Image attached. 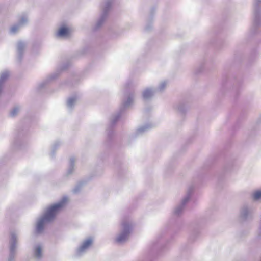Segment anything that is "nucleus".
Listing matches in <instances>:
<instances>
[{
	"mask_svg": "<svg viewBox=\"0 0 261 261\" xmlns=\"http://www.w3.org/2000/svg\"><path fill=\"white\" fill-rule=\"evenodd\" d=\"M258 9L261 10V0H255L254 4V10Z\"/></svg>",
	"mask_w": 261,
	"mask_h": 261,
	"instance_id": "25",
	"label": "nucleus"
},
{
	"mask_svg": "<svg viewBox=\"0 0 261 261\" xmlns=\"http://www.w3.org/2000/svg\"><path fill=\"white\" fill-rule=\"evenodd\" d=\"M68 199L63 197L59 201L46 206L41 215L37 219L35 224V233H41L43 232L45 225L53 221L58 215L66 205Z\"/></svg>",
	"mask_w": 261,
	"mask_h": 261,
	"instance_id": "1",
	"label": "nucleus"
},
{
	"mask_svg": "<svg viewBox=\"0 0 261 261\" xmlns=\"http://www.w3.org/2000/svg\"><path fill=\"white\" fill-rule=\"evenodd\" d=\"M173 109L175 113L185 114L190 112L191 106L188 102L179 101L173 106Z\"/></svg>",
	"mask_w": 261,
	"mask_h": 261,
	"instance_id": "8",
	"label": "nucleus"
},
{
	"mask_svg": "<svg viewBox=\"0 0 261 261\" xmlns=\"http://www.w3.org/2000/svg\"><path fill=\"white\" fill-rule=\"evenodd\" d=\"M151 127V126L150 125H145L138 128L135 132L136 136H139L143 134Z\"/></svg>",
	"mask_w": 261,
	"mask_h": 261,
	"instance_id": "21",
	"label": "nucleus"
},
{
	"mask_svg": "<svg viewBox=\"0 0 261 261\" xmlns=\"http://www.w3.org/2000/svg\"><path fill=\"white\" fill-rule=\"evenodd\" d=\"M254 208L251 205L245 204L240 209L239 217L243 221L251 220L253 218Z\"/></svg>",
	"mask_w": 261,
	"mask_h": 261,
	"instance_id": "5",
	"label": "nucleus"
},
{
	"mask_svg": "<svg viewBox=\"0 0 261 261\" xmlns=\"http://www.w3.org/2000/svg\"><path fill=\"white\" fill-rule=\"evenodd\" d=\"M80 190V187L79 186H77V187L75 188L74 189H73V192L74 193H77Z\"/></svg>",
	"mask_w": 261,
	"mask_h": 261,
	"instance_id": "28",
	"label": "nucleus"
},
{
	"mask_svg": "<svg viewBox=\"0 0 261 261\" xmlns=\"http://www.w3.org/2000/svg\"><path fill=\"white\" fill-rule=\"evenodd\" d=\"M251 198L254 201L261 200V189L254 191L251 194Z\"/></svg>",
	"mask_w": 261,
	"mask_h": 261,
	"instance_id": "19",
	"label": "nucleus"
},
{
	"mask_svg": "<svg viewBox=\"0 0 261 261\" xmlns=\"http://www.w3.org/2000/svg\"><path fill=\"white\" fill-rule=\"evenodd\" d=\"M193 188L192 187H190L187 191L186 195L184 196V197L181 200L180 204L184 206L186 205V204L188 202L190 198V194L192 192Z\"/></svg>",
	"mask_w": 261,
	"mask_h": 261,
	"instance_id": "18",
	"label": "nucleus"
},
{
	"mask_svg": "<svg viewBox=\"0 0 261 261\" xmlns=\"http://www.w3.org/2000/svg\"><path fill=\"white\" fill-rule=\"evenodd\" d=\"M75 162V160L74 158L70 159L69 167L65 173V175L67 177L69 176L70 175H72L73 173V172L75 170V166H74Z\"/></svg>",
	"mask_w": 261,
	"mask_h": 261,
	"instance_id": "17",
	"label": "nucleus"
},
{
	"mask_svg": "<svg viewBox=\"0 0 261 261\" xmlns=\"http://www.w3.org/2000/svg\"><path fill=\"white\" fill-rule=\"evenodd\" d=\"M136 94L134 92H129L125 94L121 105L119 107L120 113H124L125 110L130 108L135 101Z\"/></svg>",
	"mask_w": 261,
	"mask_h": 261,
	"instance_id": "4",
	"label": "nucleus"
},
{
	"mask_svg": "<svg viewBox=\"0 0 261 261\" xmlns=\"http://www.w3.org/2000/svg\"><path fill=\"white\" fill-rule=\"evenodd\" d=\"M28 46V42L25 40H18L16 43V50L19 60L23 58Z\"/></svg>",
	"mask_w": 261,
	"mask_h": 261,
	"instance_id": "10",
	"label": "nucleus"
},
{
	"mask_svg": "<svg viewBox=\"0 0 261 261\" xmlns=\"http://www.w3.org/2000/svg\"><path fill=\"white\" fill-rule=\"evenodd\" d=\"M21 28L22 27L17 23L14 24L13 25L10 27L9 29V33L11 35L16 34L17 33L19 32Z\"/></svg>",
	"mask_w": 261,
	"mask_h": 261,
	"instance_id": "20",
	"label": "nucleus"
},
{
	"mask_svg": "<svg viewBox=\"0 0 261 261\" xmlns=\"http://www.w3.org/2000/svg\"><path fill=\"white\" fill-rule=\"evenodd\" d=\"M184 208V206L182 205L179 204L175 208L174 211V214L176 215H179L180 214L182 213Z\"/></svg>",
	"mask_w": 261,
	"mask_h": 261,
	"instance_id": "23",
	"label": "nucleus"
},
{
	"mask_svg": "<svg viewBox=\"0 0 261 261\" xmlns=\"http://www.w3.org/2000/svg\"><path fill=\"white\" fill-rule=\"evenodd\" d=\"M29 21V18L28 15L23 13L18 16L17 23L22 28L27 25L28 24Z\"/></svg>",
	"mask_w": 261,
	"mask_h": 261,
	"instance_id": "14",
	"label": "nucleus"
},
{
	"mask_svg": "<svg viewBox=\"0 0 261 261\" xmlns=\"http://www.w3.org/2000/svg\"><path fill=\"white\" fill-rule=\"evenodd\" d=\"M153 28L152 24L150 22H148V23L145 26V29L147 31H150L152 30Z\"/></svg>",
	"mask_w": 261,
	"mask_h": 261,
	"instance_id": "26",
	"label": "nucleus"
},
{
	"mask_svg": "<svg viewBox=\"0 0 261 261\" xmlns=\"http://www.w3.org/2000/svg\"><path fill=\"white\" fill-rule=\"evenodd\" d=\"M156 92L155 88L153 87L145 88L141 93L142 98L144 100H150L154 95Z\"/></svg>",
	"mask_w": 261,
	"mask_h": 261,
	"instance_id": "11",
	"label": "nucleus"
},
{
	"mask_svg": "<svg viewBox=\"0 0 261 261\" xmlns=\"http://www.w3.org/2000/svg\"><path fill=\"white\" fill-rule=\"evenodd\" d=\"M113 0H105L101 5V13L100 17L93 26V30L96 31L100 29L106 20L111 8Z\"/></svg>",
	"mask_w": 261,
	"mask_h": 261,
	"instance_id": "3",
	"label": "nucleus"
},
{
	"mask_svg": "<svg viewBox=\"0 0 261 261\" xmlns=\"http://www.w3.org/2000/svg\"><path fill=\"white\" fill-rule=\"evenodd\" d=\"M71 32V28L67 24H63L58 29L55 36L58 38H66L69 36Z\"/></svg>",
	"mask_w": 261,
	"mask_h": 261,
	"instance_id": "9",
	"label": "nucleus"
},
{
	"mask_svg": "<svg viewBox=\"0 0 261 261\" xmlns=\"http://www.w3.org/2000/svg\"><path fill=\"white\" fill-rule=\"evenodd\" d=\"M153 107L151 106H148L145 108V113H152L153 112Z\"/></svg>",
	"mask_w": 261,
	"mask_h": 261,
	"instance_id": "27",
	"label": "nucleus"
},
{
	"mask_svg": "<svg viewBox=\"0 0 261 261\" xmlns=\"http://www.w3.org/2000/svg\"><path fill=\"white\" fill-rule=\"evenodd\" d=\"M261 24V10H254L252 30H256Z\"/></svg>",
	"mask_w": 261,
	"mask_h": 261,
	"instance_id": "12",
	"label": "nucleus"
},
{
	"mask_svg": "<svg viewBox=\"0 0 261 261\" xmlns=\"http://www.w3.org/2000/svg\"><path fill=\"white\" fill-rule=\"evenodd\" d=\"M93 239L88 237L84 240L75 251V255L77 256H80L84 254L88 251L93 243Z\"/></svg>",
	"mask_w": 261,
	"mask_h": 261,
	"instance_id": "6",
	"label": "nucleus"
},
{
	"mask_svg": "<svg viewBox=\"0 0 261 261\" xmlns=\"http://www.w3.org/2000/svg\"><path fill=\"white\" fill-rule=\"evenodd\" d=\"M133 223L128 220H123L121 223V228L115 238L118 243H122L126 241L133 227Z\"/></svg>",
	"mask_w": 261,
	"mask_h": 261,
	"instance_id": "2",
	"label": "nucleus"
},
{
	"mask_svg": "<svg viewBox=\"0 0 261 261\" xmlns=\"http://www.w3.org/2000/svg\"><path fill=\"white\" fill-rule=\"evenodd\" d=\"M24 108L22 105L16 104L14 105L10 109V114H17L18 113H24Z\"/></svg>",
	"mask_w": 261,
	"mask_h": 261,
	"instance_id": "16",
	"label": "nucleus"
},
{
	"mask_svg": "<svg viewBox=\"0 0 261 261\" xmlns=\"http://www.w3.org/2000/svg\"><path fill=\"white\" fill-rule=\"evenodd\" d=\"M18 234L15 232H12L10 241V252L8 261H14L16 254V248L17 247Z\"/></svg>",
	"mask_w": 261,
	"mask_h": 261,
	"instance_id": "7",
	"label": "nucleus"
},
{
	"mask_svg": "<svg viewBox=\"0 0 261 261\" xmlns=\"http://www.w3.org/2000/svg\"><path fill=\"white\" fill-rule=\"evenodd\" d=\"M78 99L79 97L77 95H73L68 97L66 100L67 108L69 110L72 109L76 104Z\"/></svg>",
	"mask_w": 261,
	"mask_h": 261,
	"instance_id": "15",
	"label": "nucleus"
},
{
	"mask_svg": "<svg viewBox=\"0 0 261 261\" xmlns=\"http://www.w3.org/2000/svg\"><path fill=\"white\" fill-rule=\"evenodd\" d=\"M33 256L37 259H40L43 256V247L40 244H37L34 247Z\"/></svg>",
	"mask_w": 261,
	"mask_h": 261,
	"instance_id": "13",
	"label": "nucleus"
},
{
	"mask_svg": "<svg viewBox=\"0 0 261 261\" xmlns=\"http://www.w3.org/2000/svg\"><path fill=\"white\" fill-rule=\"evenodd\" d=\"M56 77V75H51L50 76H49L47 80L46 81H43L42 82L40 83L39 84V88L40 89H41V88H43L47 84V82L48 81L50 80L51 79H54Z\"/></svg>",
	"mask_w": 261,
	"mask_h": 261,
	"instance_id": "24",
	"label": "nucleus"
},
{
	"mask_svg": "<svg viewBox=\"0 0 261 261\" xmlns=\"http://www.w3.org/2000/svg\"><path fill=\"white\" fill-rule=\"evenodd\" d=\"M167 84H168L167 81H161L158 85V90L160 91H163L166 89V88L167 86Z\"/></svg>",
	"mask_w": 261,
	"mask_h": 261,
	"instance_id": "22",
	"label": "nucleus"
}]
</instances>
